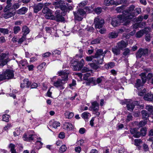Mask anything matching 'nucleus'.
<instances>
[{
    "label": "nucleus",
    "mask_w": 153,
    "mask_h": 153,
    "mask_svg": "<svg viewBox=\"0 0 153 153\" xmlns=\"http://www.w3.org/2000/svg\"><path fill=\"white\" fill-rule=\"evenodd\" d=\"M68 70H65L58 72L59 76H61L62 79H58L53 83V85L59 90H63L65 88L64 85L67 82L68 80V76L69 74Z\"/></svg>",
    "instance_id": "obj_1"
},
{
    "label": "nucleus",
    "mask_w": 153,
    "mask_h": 153,
    "mask_svg": "<svg viewBox=\"0 0 153 153\" xmlns=\"http://www.w3.org/2000/svg\"><path fill=\"white\" fill-rule=\"evenodd\" d=\"M132 17L130 15L126 16H123L122 15H119L117 17H114L112 19L111 24L114 27L118 26L121 23L127 21V19H130Z\"/></svg>",
    "instance_id": "obj_2"
},
{
    "label": "nucleus",
    "mask_w": 153,
    "mask_h": 153,
    "mask_svg": "<svg viewBox=\"0 0 153 153\" xmlns=\"http://www.w3.org/2000/svg\"><path fill=\"white\" fill-rule=\"evenodd\" d=\"M135 6L134 5L130 6L126 10L122 11V15L123 16H128L129 15H131L132 17L130 19H127V21L123 23V25L126 26L128 25L130 23V20L134 17V13H131L134 10Z\"/></svg>",
    "instance_id": "obj_3"
},
{
    "label": "nucleus",
    "mask_w": 153,
    "mask_h": 153,
    "mask_svg": "<svg viewBox=\"0 0 153 153\" xmlns=\"http://www.w3.org/2000/svg\"><path fill=\"white\" fill-rule=\"evenodd\" d=\"M8 52L2 53L0 55V66L3 67L10 61L11 58Z\"/></svg>",
    "instance_id": "obj_4"
},
{
    "label": "nucleus",
    "mask_w": 153,
    "mask_h": 153,
    "mask_svg": "<svg viewBox=\"0 0 153 153\" xmlns=\"http://www.w3.org/2000/svg\"><path fill=\"white\" fill-rule=\"evenodd\" d=\"M105 54L104 53L102 49H97L94 55L95 58L97 59V63L99 64H102L103 63V58Z\"/></svg>",
    "instance_id": "obj_5"
},
{
    "label": "nucleus",
    "mask_w": 153,
    "mask_h": 153,
    "mask_svg": "<svg viewBox=\"0 0 153 153\" xmlns=\"http://www.w3.org/2000/svg\"><path fill=\"white\" fill-rule=\"evenodd\" d=\"M73 13L75 19L78 21H81L86 14L85 12L82 9H78L76 12H73Z\"/></svg>",
    "instance_id": "obj_6"
},
{
    "label": "nucleus",
    "mask_w": 153,
    "mask_h": 153,
    "mask_svg": "<svg viewBox=\"0 0 153 153\" xmlns=\"http://www.w3.org/2000/svg\"><path fill=\"white\" fill-rule=\"evenodd\" d=\"M76 59L74 62L72 63V66L74 70H80L83 66L84 65V61L83 59L79 62L78 61V60L77 59Z\"/></svg>",
    "instance_id": "obj_7"
},
{
    "label": "nucleus",
    "mask_w": 153,
    "mask_h": 153,
    "mask_svg": "<svg viewBox=\"0 0 153 153\" xmlns=\"http://www.w3.org/2000/svg\"><path fill=\"white\" fill-rule=\"evenodd\" d=\"M104 23V20L99 16L95 18L94 19V24L96 28H100L102 27Z\"/></svg>",
    "instance_id": "obj_8"
},
{
    "label": "nucleus",
    "mask_w": 153,
    "mask_h": 153,
    "mask_svg": "<svg viewBox=\"0 0 153 153\" xmlns=\"http://www.w3.org/2000/svg\"><path fill=\"white\" fill-rule=\"evenodd\" d=\"M53 4L55 5L56 9L59 8L61 10L65 12L67 11V7L65 5L63 2L61 1L55 2Z\"/></svg>",
    "instance_id": "obj_9"
},
{
    "label": "nucleus",
    "mask_w": 153,
    "mask_h": 153,
    "mask_svg": "<svg viewBox=\"0 0 153 153\" xmlns=\"http://www.w3.org/2000/svg\"><path fill=\"white\" fill-rule=\"evenodd\" d=\"M126 104L127 105V109L128 110L132 111L135 105H138V102L137 101H133L130 100H127Z\"/></svg>",
    "instance_id": "obj_10"
},
{
    "label": "nucleus",
    "mask_w": 153,
    "mask_h": 153,
    "mask_svg": "<svg viewBox=\"0 0 153 153\" xmlns=\"http://www.w3.org/2000/svg\"><path fill=\"white\" fill-rule=\"evenodd\" d=\"M148 53V50L147 49H140L136 53V57L137 59L140 58L142 56H144Z\"/></svg>",
    "instance_id": "obj_11"
},
{
    "label": "nucleus",
    "mask_w": 153,
    "mask_h": 153,
    "mask_svg": "<svg viewBox=\"0 0 153 153\" xmlns=\"http://www.w3.org/2000/svg\"><path fill=\"white\" fill-rule=\"evenodd\" d=\"M3 73L5 79H10L14 77V71L12 70H7Z\"/></svg>",
    "instance_id": "obj_12"
},
{
    "label": "nucleus",
    "mask_w": 153,
    "mask_h": 153,
    "mask_svg": "<svg viewBox=\"0 0 153 153\" xmlns=\"http://www.w3.org/2000/svg\"><path fill=\"white\" fill-rule=\"evenodd\" d=\"M54 19L53 20H55L57 22H63L64 21V18L60 14V11L57 10L54 14Z\"/></svg>",
    "instance_id": "obj_13"
},
{
    "label": "nucleus",
    "mask_w": 153,
    "mask_h": 153,
    "mask_svg": "<svg viewBox=\"0 0 153 153\" xmlns=\"http://www.w3.org/2000/svg\"><path fill=\"white\" fill-rule=\"evenodd\" d=\"M89 109L93 111L97 112L99 109V104L96 101H94L92 103V105Z\"/></svg>",
    "instance_id": "obj_14"
},
{
    "label": "nucleus",
    "mask_w": 153,
    "mask_h": 153,
    "mask_svg": "<svg viewBox=\"0 0 153 153\" xmlns=\"http://www.w3.org/2000/svg\"><path fill=\"white\" fill-rule=\"evenodd\" d=\"M43 6V3H39L37 4H34L32 6V7L33 9L34 12L35 13H37L42 9Z\"/></svg>",
    "instance_id": "obj_15"
},
{
    "label": "nucleus",
    "mask_w": 153,
    "mask_h": 153,
    "mask_svg": "<svg viewBox=\"0 0 153 153\" xmlns=\"http://www.w3.org/2000/svg\"><path fill=\"white\" fill-rule=\"evenodd\" d=\"M12 0H7L6 2L7 5L5 7L4 11V12H6L10 11L13 9L12 4L11 3Z\"/></svg>",
    "instance_id": "obj_16"
},
{
    "label": "nucleus",
    "mask_w": 153,
    "mask_h": 153,
    "mask_svg": "<svg viewBox=\"0 0 153 153\" xmlns=\"http://www.w3.org/2000/svg\"><path fill=\"white\" fill-rule=\"evenodd\" d=\"M63 128L67 131H70L73 128V126L72 124L70 123L65 122L63 124Z\"/></svg>",
    "instance_id": "obj_17"
},
{
    "label": "nucleus",
    "mask_w": 153,
    "mask_h": 153,
    "mask_svg": "<svg viewBox=\"0 0 153 153\" xmlns=\"http://www.w3.org/2000/svg\"><path fill=\"white\" fill-rule=\"evenodd\" d=\"M30 84V82H29V79H25L24 80L23 83H21V87L22 88H24L26 86L27 88H29Z\"/></svg>",
    "instance_id": "obj_18"
},
{
    "label": "nucleus",
    "mask_w": 153,
    "mask_h": 153,
    "mask_svg": "<svg viewBox=\"0 0 153 153\" xmlns=\"http://www.w3.org/2000/svg\"><path fill=\"white\" fill-rule=\"evenodd\" d=\"M93 62H96V63L93 62L89 64L88 65L90 66L93 69L97 70L100 68V66L98 65H100L97 63V60L96 61V60H94L93 61Z\"/></svg>",
    "instance_id": "obj_19"
},
{
    "label": "nucleus",
    "mask_w": 153,
    "mask_h": 153,
    "mask_svg": "<svg viewBox=\"0 0 153 153\" xmlns=\"http://www.w3.org/2000/svg\"><path fill=\"white\" fill-rule=\"evenodd\" d=\"M118 47L120 49H122L126 47L128 45V43L125 42L123 40L119 42L118 44Z\"/></svg>",
    "instance_id": "obj_20"
},
{
    "label": "nucleus",
    "mask_w": 153,
    "mask_h": 153,
    "mask_svg": "<svg viewBox=\"0 0 153 153\" xmlns=\"http://www.w3.org/2000/svg\"><path fill=\"white\" fill-rule=\"evenodd\" d=\"M143 98L146 100L152 101L153 100V94L149 93H147L144 95Z\"/></svg>",
    "instance_id": "obj_21"
},
{
    "label": "nucleus",
    "mask_w": 153,
    "mask_h": 153,
    "mask_svg": "<svg viewBox=\"0 0 153 153\" xmlns=\"http://www.w3.org/2000/svg\"><path fill=\"white\" fill-rule=\"evenodd\" d=\"M104 4L105 5L109 6L110 5H117L116 2L113 0H105Z\"/></svg>",
    "instance_id": "obj_22"
},
{
    "label": "nucleus",
    "mask_w": 153,
    "mask_h": 153,
    "mask_svg": "<svg viewBox=\"0 0 153 153\" xmlns=\"http://www.w3.org/2000/svg\"><path fill=\"white\" fill-rule=\"evenodd\" d=\"M35 135L34 134H29V135L27 137V136L25 134L23 138L26 141H30V140H34V138L35 137Z\"/></svg>",
    "instance_id": "obj_23"
},
{
    "label": "nucleus",
    "mask_w": 153,
    "mask_h": 153,
    "mask_svg": "<svg viewBox=\"0 0 153 153\" xmlns=\"http://www.w3.org/2000/svg\"><path fill=\"white\" fill-rule=\"evenodd\" d=\"M118 36V33L114 31L108 33V37L110 39H114Z\"/></svg>",
    "instance_id": "obj_24"
},
{
    "label": "nucleus",
    "mask_w": 153,
    "mask_h": 153,
    "mask_svg": "<svg viewBox=\"0 0 153 153\" xmlns=\"http://www.w3.org/2000/svg\"><path fill=\"white\" fill-rule=\"evenodd\" d=\"M120 49L118 46H115L112 48V51L113 53L116 55L120 53Z\"/></svg>",
    "instance_id": "obj_25"
},
{
    "label": "nucleus",
    "mask_w": 153,
    "mask_h": 153,
    "mask_svg": "<svg viewBox=\"0 0 153 153\" xmlns=\"http://www.w3.org/2000/svg\"><path fill=\"white\" fill-rule=\"evenodd\" d=\"M141 113L143 118L144 120H147L149 117V114L147 111L145 110H143Z\"/></svg>",
    "instance_id": "obj_26"
},
{
    "label": "nucleus",
    "mask_w": 153,
    "mask_h": 153,
    "mask_svg": "<svg viewBox=\"0 0 153 153\" xmlns=\"http://www.w3.org/2000/svg\"><path fill=\"white\" fill-rule=\"evenodd\" d=\"M45 17L46 19H50L53 20V19H54V15L53 14L52 11L51 10L50 12H49L48 14L45 15Z\"/></svg>",
    "instance_id": "obj_27"
},
{
    "label": "nucleus",
    "mask_w": 153,
    "mask_h": 153,
    "mask_svg": "<svg viewBox=\"0 0 153 153\" xmlns=\"http://www.w3.org/2000/svg\"><path fill=\"white\" fill-rule=\"evenodd\" d=\"M65 117L68 119H71L74 116V114L73 112H70L68 111H66L65 113Z\"/></svg>",
    "instance_id": "obj_28"
},
{
    "label": "nucleus",
    "mask_w": 153,
    "mask_h": 153,
    "mask_svg": "<svg viewBox=\"0 0 153 153\" xmlns=\"http://www.w3.org/2000/svg\"><path fill=\"white\" fill-rule=\"evenodd\" d=\"M4 14L3 15V17L5 19H7L10 17H12L14 15L13 13L12 12H10V11H8L5 12Z\"/></svg>",
    "instance_id": "obj_29"
},
{
    "label": "nucleus",
    "mask_w": 153,
    "mask_h": 153,
    "mask_svg": "<svg viewBox=\"0 0 153 153\" xmlns=\"http://www.w3.org/2000/svg\"><path fill=\"white\" fill-rule=\"evenodd\" d=\"M143 84L141 82V80L140 79H137L136 82L135 83V86L137 89L138 88L143 85Z\"/></svg>",
    "instance_id": "obj_30"
},
{
    "label": "nucleus",
    "mask_w": 153,
    "mask_h": 153,
    "mask_svg": "<svg viewBox=\"0 0 153 153\" xmlns=\"http://www.w3.org/2000/svg\"><path fill=\"white\" fill-rule=\"evenodd\" d=\"M27 9L25 7H23L17 10V12L18 14H25L27 11Z\"/></svg>",
    "instance_id": "obj_31"
},
{
    "label": "nucleus",
    "mask_w": 153,
    "mask_h": 153,
    "mask_svg": "<svg viewBox=\"0 0 153 153\" xmlns=\"http://www.w3.org/2000/svg\"><path fill=\"white\" fill-rule=\"evenodd\" d=\"M22 31L24 32L23 35L26 36L30 32L29 28L26 26H24L22 27Z\"/></svg>",
    "instance_id": "obj_32"
},
{
    "label": "nucleus",
    "mask_w": 153,
    "mask_h": 153,
    "mask_svg": "<svg viewBox=\"0 0 153 153\" xmlns=\"http://www.w3.org/2000/svg\"><path fill=\"white\" fill-rule=\"evenodd\" d=\"M27 63L26 60H21L19 62V66L21 68L22 67V68H23L24 67L27 66Z\"/></svg>",
    "instance_id": "obj_33"
},
{
    "label": "nucleus",
    "mask_w": 153,
    "mask_h": 153,
    "mask_svg": "<svg viewBox=\"0 0 153 153\" xmlns=\"http://www.w3.org/2000/svg\"><path fill=\"white\" fill-rule=\"evenodd\" d=\"M104 78L103 76H101L97 79H95L96 85L97 84H100L102 83L104 81Z\"/></svg>",
    "instance_id": "obj_34"
},
{
    "label": "nucleus",
    "mask_w": 153,
    "mask_h": 153,
    "mask_svg": "<svg viewBox=\"0 0 153 153\" xmlns=\"http://www.w3.org/2000/svg\"><path fill=\"white\" fill-rule=\"evenodd\" d=\"M79 54H77L74 57L75 59H77V58H81L83 56V51L82 49H81V48H80L79 49Z\"/></svg>",
    "instance_id": "obj_35"
},
{
    "label": "nucleus",
    "mask_w": 153,
    "mask_h": 153,
    "mask_svg": "<svg viewBox=\"0 0 153 153\" xmlns=\"http://www.w3.org/2000/svg\"><path fill=\"white\" fill-rule=\"evenodd\" d=\"M90 114L88 112L85 111L82 114V118L84 119H88L89 117H90Z\"/></svg>",
    "instance_id": "obj_36"
},
{
    "label": "nucleus",
    "mask_w": 153,
    "mask_h": 153,
    "mask_svg": "<svg viewBox=\"0 0 153 153\" xmlns=\"http://www.w3.org/2000/svg\"><path fill=\"white\" fill-rule=\"evenodd\" d=\"M149 135L150 136H152L150 137L148 140L150 141H153V129H150L149 131Z\"/></svg>",
    "instance_id": "obj_37"
},
{
    "label": "nucleus",
    "mask_w": 153,
    "mask_h": 153,
    "mask_svg": "<svg viewBox=\"0 0 153 153\" xmlns=\"http://www.w3.org/2000/svg\"><path fill=\"white\" fill-rule=\"evenodd\" d=\"M36 146L34 147L36 149L39 150V149L42 147V146L43 144V143L39 141H37L36 143Z\"/></svg>",
    "instance_id": "obj_38"
},
{
    "label": "nucleus",
    "mask_w": 153,
    "mask_h": 153,
    "mask_svg": "<svg viewBox=\"0 0 153 153\" xmlns=\"http://www.w3.org/2000/svg\"><path fill=\"white\" fill-rule=\"evenodd\" d=\"M143 84L145 83L146 81L147 77L145 74L142 73L140 74Z\"/></svg>",
    "instance_id": "obj_39"
},
{
    "label": "nucleus",
    "mask_w": 153,
    "mask_h": 153,
    "mask_svg": "<svg viewBox=\"0 0 153 153\" xmlns=\"http://www.w3.org/2000/svg\"><path fill=\"white\" fill-rule=\"evenodd\" d=\"M87 81L93 84L94 85H96L95 79L94 77H90L88 78Z\"/></svg>",
    "instance_id": "obj_40"
},
{
    "label": "nucleus",
    "mask_w": 153,
    "mask_h": 153,
    "mask_svg": "<svg viewBox=\"0 0 153 153\" xmlns=\"http://www.w3.org/2000/svg\"><path fill=\"white\" fill-rule=\"evenodd\" d=\"M67 149V147L65 145H62L59 148V152L60 153L64 152L66 151Z\"/></svg>",
    "instance_id": "obj_41"
},
{
    "label": "nucleus",
    "mask_w": 153,
    "mask_h": 153,
    "mask_svg": "<svg viewBox=\"0 0 153 153\" xmlns=\"http://www.w3.org/2000/svg\"><path fill=\"white\" fill-rule=\"evenodd\" d=\"M15 146L14 144L11 143L10 144L9 147L10 149L11 153H16V151L15 149Z\"/></svg>",
    "instance_id": "obj_42"
},
{
    "label": "nucleus",
    "mask_w": 153,
    "mask_h": 153,
    "mask_svg": "<svg viewBox=\"0 0 153 153\" xmlns=\"http://www.w3.org/2000/svg\"><path fill=\"white\" fill-rule=\"evenodd\" d=\"M144 32L143 30H141L138 31L136 33V37L138 38L141 37L143 35Z\"/></svg>",
    "instance_id": "obj_43"
},
{
    "label": "nucleus",
    "mask_w": 153,
    "mask_h": 153,
    "mask_svg": "<svg viewBox=\"0 0 153 153\" xmlns=\"http://www.w3.org/2000/svg\"><path fill=\"white\" fill-rule=\"evenodd\" d=\"M131 50L128 49L126 48L124 50V52L123 53V55L125 56H128L130 54Z\"/></svg>",
    "instance_id": "obj_44"
},
{
    "label": "nucleus",
    "mask_w": 153,
    "mask_h": 153,
    "mask_svg": "<svg viewBox=\"0 0 153 153\" xmlns=\"http://www.w3.org/2000/svg\"><path fill=\"white\" fill-rule=\"evenodd\" d=\"M125 8V6L124 5H122L120 7H117L116 9V10L118 13H121L124 9Z\"/></svg>",
    "instance_id": "obj_45"
},
{
    "label": "nucleus",
    "mask_w": 153,
    "mask_h": 153,
    "mask_svg": "<svg viewBox=\"0 0 153 153\" xmlns=\"http://www.w3.org/2000/svg\"><path fill=\"white\" fill-rule=\"evenodd\" d=\"M10 116L7 114L3 115L2 116V120L3 121L6 122H8L9 121V119Z\"/></svg>",
    "instance_id": "obj_46"
},
{
    "label": "nucleus",
    "mask_w": 153,
    "mask_h": 153,
    "mask_svg": "<svg viewBox=\"0 0 153 153\" xmlns=\"http://www.w3.org/2000/svg\"><path fill=\"white\" fill-rule=\"evenodd\" d=\"M134 142V144L136 146H139L142 143V140L139 139H135Z\"/></svg>",
    "instance_id": "obj_47"
},
{
    "label": "nucleus",
    "mask_w": 153,
    "mask_h": 153,
    "mask_svg": "<svg viewBox=\"0 0 153 153\" xmlns=\"http://www.w3.org/2000/svg\"><path fill=\"white\" fill-rule=\"evenodd\" d=\"M46 64L45 62H42L38 66L37 68L38 70H39L40 71H41L44 67L46 66Z\"/></svg>",
    "instance_id": "obj_48"
},
{
    "label": "nucleus",
    "mask_w": 153,
    "mask_h": 153,
    "mask_svg": "<svg viewBox=\"0 0 153 153\" xmlns=\"http://www.w3.org/2000/svg\"><path fill=\"white\" fill-rule=\"evenodd\" d=\"M0 32L4 34H8L9 30L7 28H0Z\"/></svg>",
    "instance_id": "obj_49"
},
{
    "label": "nucleus",
    "mask_w": 153,
    "mask_h": 153,
    "mask_svg": "<svg viewBox=\"0 0 153 153\" xmlns=\"http://www.w3.org/2000/svg\"><path fill=\"white\" fill-rule=\"evenodd\" d=\"M20 29L19 26H15L13 28L14 33L15 34L17 33L20 31Z\"/></svg>",
    "instance_id": "obj_50"
},
{
    "label": "nucleus",
    "mask_w": 153,
    "mask_h": 153,
    "mask_svg": "<svg viewBox=\"0 0 153 153\" xmlns=\"http://www.w3.org/2000/svg\"><path fill=\"white\" fill-rule=\"evenodd\" d=\"M114 66V64L113 62L108 63L107 65H105V67L107 69L111 68Z\"/></svg>",
    "instance_id": "obj_51"
},
{
    "label": "nucleus",
    "mask_w": 153,
    "mask_h": 153,
    "mask_svg": "<svg viewBox=\"0 0 153 153\" xmlns=\"http://www.w3.org/2000/svg\"><path fill=\"white\" fill-rule=\"evenodd\" d=\"M51 10L48 8V7H45L42 10V13L45 15L48 14L49 12H50Z\"/></svg>",
    "instance_id": "obj_52"
},
{
    "label": "nucleus",
    "mask_w": 153,
    "mask_h": 153,
    "mask_svg": "<svg viewBox=\"0 0 153 153\" xmlns=\"http://www.w3.org/2000/svg\"><path fill=\"white\" fill-rule=\"evenodd\" d=\"M26 39V36L23 35L22 37L19 39H18V44H21Z\"/></svg>",
    "instance_id": "obj_53"
},
{
    "label": "nucleus",
    "mask_w": 153,
    "mask_h": 153,
    "mask_svg": "<svg viewBox=\"0 0 153 153\" xmlns=\"http://www.w3.org/2000/svg\"><path fill=\"white\" fill-rule=\"evenodd\" d=\"M147 130L146 128H141L140 130V133L142 136H144L146 134V131Z\"/></svg>",
    "instance_id": "obj_54"
},
{
    "label": "nucleus",
    "mask_w": 153,
    "mask_h": 153,
    "mask_svg": "<svg viewBox=\"0 0 153 153\" xmlns=\"http://www.w3.org/2000/svg\"><path fill=\"white\" fill-rule=\"evenodd\" d=\"M146 109L151 112L153 110V106L149 105H147L146 106Z\"/></svg>",
    "instance_id": "obj_55"
},
{
    "label": "nucleus",
    "mask_w": 153,
    "mask_h": 153,
    "mask_svg": "<svg viewBox=\"0 0 153 153\" xmlns=\"http://www.w3.org/2000/svg\"><path fill=\"white\" fill-rule=\"evenodd\" d=\"M100 43V38L95 39L92 41L91 42L92 44H96Z\"/></svg>",
    "instance_id": "obj_56"
},
{
    "label": "nucleus",
    "mask_w": 153,
    "mask_h": 153,
    "mask_svg": "<svg viewBox=\"0 0 153 153\" xmlns=\"http://www.w3.org/2000/svg\"><path fill=\"white\" fill-rule=\"evenodd\" d=\"M91 71L90 73L87 72L84 75L83 79L84 80H87L88 79V77L91 76Z\"/></svg>",
    "instance_id": "obj_57"
},
{
    "label": "nucleus",
    "mask_w": 153,
    "mask_h": 153,
    "mask_svg": "<svg viewBox=\"0 0 153 153\" xmlns=\"http://www.w3.org/2000/svg\"><path fill=\"white\" fill-rule=\"evenodd\" d=\"M94 58V55H92L90 56H87L85 57V59L88 62L91 61Z\"/></svg>",
    "instance_id": "obj_58"
},
{
    "label": "nucleus",
    "mask_w": 153,
    "mask_h": 153,
    "mask_svg": "<svg viewBox=\"0 0 153 153\" xmlns=\"http://www.w3.org/2000/svg\"><path fill=\"white\" fill-rule=\"evenodd\" d=\"M60 126V123L58 122L55 121L53 122L52 124V126L53 128H56Z\"/></svg>",
    "instance_id": "obj_59"
},
{
    "label": "nucleus",
    "mask_w": 153,
    "mask_h": 153,
    "mask_svg": "<svg viewBox=\"0 0 153 153\" xmlns=\"http://www.w3.org/2000/svg\"><path fill=\"white\" fill-rule=\"evenodd\" d=\"M147 123V121H141L138 124V126L139 127L144 126Z\"/></svg>",
    "instance_id": "obj_60"
},
{
    "label": "nucleus",
    "mask_w": 153,
    "mask_h": 153,
    "mask_svg": "<svg viewBox=\"0 0 153 153\" xmlns=\"http://www.w3.org/2000/svg\"><path fill=\"white\" fill-rule=\"evenodd\" d=\"M94 11L97 14H100L102 12V9L100 7H98L95 9Z\"/></svg>",
    "instance_id": "obj_61"
},
{
    "label": "nucleus",
    "mask_w": 153,
    "mask_h": 153,
    "mask_svg": "<svg viewBox=\"0 0 153 153\" xmlns=\"http://www.w3.org/2000/svg\"><path fill=\"white\" fill-rule=\"evenodd\" d=\"M132 116L131 114L129 113L127 116L126 119V121L127 122H129L132 120Z\"/></svg>",
    "instance_id": "obj_62"
},
{
    "label": "nucleus",
    "mask_w": 153,
    "mask_h": 153,
    "mask_svg": "<svg viewBox=\"0 0 153 153\" xmlns=\"http://www.w3.org/2000/svg\"><path fill=\"white\" fill-rule=\"evenodd\" d=\"M87 2L86 0L82 1L79 4V6L80 7H82L87 4Z\"/></svg>",
    "instance_id": "obj_63"
},
{
    "label": "nucleus",
    "mask_w": 153,
    "mask_h": 153,
    "mask_svg": "<svg viewBox=\"0 0 153 153\" xmlns=\"http://www.w3.org/2000/svg\"><path fill=\"white\" fill-rule=\"evenodd\" d=\"M137 131V130L136 128H133L131 129L130 131L131 134H133V136H134Z\"/></svg>",
    "instance_id": "obj_64"
}]
</instances>
